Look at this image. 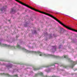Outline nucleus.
Masks as SVG:
<instances>
[{"instance_id":"1","label":"nucleus","mask_w":77,"mask_h":77,"mask_svg":"<svg viewBox=\"0 0 77 77\" xmlns=\"http://www.w3.org/2000/svg\"><path fill=\"white\" fill-rule=\"evenodd\" d=\"M68 60H69V62H72V66H71V68H73V66H74L75 65H76L77 63L76 62H73L72 60H71V59L69 58L68 59Z\"/></svg>"},{"instance_id":"2","label":"nucleus","mask_w":77,"mask_h":77,"mask_svg":"<svg viewBox=\"0 0 77 77\" xmlns=\"http://www.w3.org/2000/svg\"><path fill=\"white\" fill-rule=\"evenodd\" d=\"M0 45L2 47H8V45L5 44H3L1 42H0Z\"/></svg>"},{"instance_id":"3","label":"nucleus","mask_w":77,"mask_h":77,"mask_svg":"<svg viewBox=\"0 0 77 77\" xmlns=\"http://www.w3.org/2000/svg\"><path fill=\"white\" fill-rule=\"evenodd\" d=\"M11 13V14H14L15 12V10L13 8H12L10 11Z\"/></svg>"},{"instance_id":"4","label":"nucleus","mask_w":77,"mask_h":77,"mask_svg":"<svg viewBox=\"0 0 77 77\" xmlns=\"http://www.w3.org/2000/svg\"><path fill=\"white\" fill-rule=\"evenodd\" d=\"M7 67L9 68H11L12 67V65L11 64H10L8 66H7Z\"/></svg>"},{"instance_id":"5","label":"nucleus","mask_w":77,"mask_h":77,"mask_svg":"<svg viewBox=\"0 0 77 77\" xmlns=\"http://www.w3.org/2000/svg\"><path fill=\"white\" fill-rule=\"evenodd\" d=\"M49 55L50 56H53L54 57H56V58H57V57H59V56L54 55H53L49 54Z\"/></svg>"},{"instance_id":"6","label":"nucleus","mask_w":77,"mask_h":77,"mask_svg":"<svg viewBox=\"0 0 77 77\" xmlns=\"http://www.w3.org/2000/svg\"><path fill=\"white\" fill-rule=\"evenodd\" d=\"M37 53H38V54H40L39 55V56H41L42 55V53H41V52H40L37 51Z\"/></svg>"},{"instance_id":"7","label":"nucleus","mask_w":77,"mask_h":77,"mask_svg":"<svg viewBox=\"0 0 77 77\" xmlns=\"http://www.w3.org/2000/svg\"><path fill=\"white\" fill-rule=\"evenodd\" d=\"M5 9L6 8H3L1 9V11H5Z\"/></svg>"},{"instance_id":"8","label":"nucleus","mask_w":77,"mask_h":77,"mask_svg":"<svg viewBox=\"0 0 77 77\" xmlns=\"http://www.w3.org/2000/svg\"><path fill=\"white\" fill-rule=\"evenodd\" d=\"M40 68H35L34 69V70L35 71H36V70H38L39 69H40Z\"/></svg>"},{"instance_id":"9","label":"nucleus","mask_w":77,"mask_h":77,"mask_svg":"<svg viewBox=\"0 0 77 77\" xmlns=\"http://www.w3.org/2000/svg\"><path fill=\"white\" fill-rule=\"evenodd\" d=\"M60 29L61 30H64L65 29L62 27H60Z\"/></svg>"},{"instance_id":"10","label":"nucleus","mask_w":77,"mask_h":77,"mask_svg":"<svg viewBox=\"0 0 77 77\" xmlns=\"http://www.w3.org/2000/svg\"><path fill=\"white\" fill-rule=\"evenodd\" d=\"M40 75H41L42 76H43V73H39Z\"/></svg>"},{"instance_id":"11","label":"nucleus","mask_w":77,"mask_h":77,"mask_svg":"<svg viewBox=\"0 0 77 77\" xmlns=\"http://www.w3.org/2000/svg\"><path fill=\"white\" fill-rule=\"evenodd\" d=\"M17 48H21V47H20V45H17Z\"/></svg>"},{"instance_id":"12","label":"nucleus","mask_w":77,"mask_h":77,"mask_svg":"<svg viewBox=\"0 0 77 77\" xmlns=\"http://www.w3.org/2000/svg\"><path fill=\"white\" fill-rule=\"evenodd\" d=\"M64 58H67V57H68L64 55Z\"/></svg>"},{"instance_id":"13","label":"nucleus","mask_w":77,"mask_h":77,"mask_svg":"<svg viewBox=\"0 0 77 77\" xmlns=\"http://www.w3.org/2000/svg\"><path fill=\"white\" fill-rule=\"evenodd\" d=\"M56 48V46H53V48Z\"/></svg>"},{"instance_id":"14","label":"nucleus","mask_w":77,"mask_h":77,"mask_svg":"<svg viewBox=\"0 0 77 77\" xmlns=\"http://www.w3.org/2000/svg\"><path fill=\"white\" fill-rule=\"evenodd\" d=\"M64 68H67V66H64Z\"/></svg>"},{"instance_id":"15","label":"nucleus","mask_w":77,"mask_h":77,"mask_svg":"<svg viewBox=\"0 0 77 77\" xmlns=\"http://www.w3.org/2000/svg\"><path fill=\"white\" fill-rule=\"evenodd\" d=\"M64 15H65V16H67L68 17H70V16H69L68 15H66V14H64Z\"/></svg>"},{"instance_id":"16","label":"nucleus","mask_w":77,"mask_h":77,"mask_svg":"<svg viewBox=\"0 0 77 77\" xmlns=\"http://www.w3.org/2000/svg\"><path fill=\"white\" fill-rule=\"evenodd\" d=\"M7 75H8V77H10V75H9L8 74H7Z\"/></svg>"},{"instance_id":"17","label":"nucleus","mask_w":77,"mask_h":77,"mask_svg":"<svg viewBox=\"0 0 77 77\" xmlns=\"http://www.w3.org/2000/svg\"><path fill=\"white\" fill-rule=\"evenodd\" d=\"M35 76H37L38 75V74H35Z\"/></svg>"},{"instance_id":"18","label":"nucleus","mask_w":77,"mask_h":77,"mask_svg":"<svg viewBox=\"0 0 77 77\" xmlns=\"http://www.w3.org/2000/svg\"><path fill=\"white\" fill-rule=\"evenodd\" d=\"M72 19H73V20H75L74 19V18L72 17Z\"/></svg>"},{"instance_id":"19","label":"nucleus","mask_w":77,"mask_h":77,"mask_svg":"<svg viewBox=\"0 0 77 77\" xmlns=\"http://www.w3.org/2000/svg\"><path fill=\"white\" fill-rule=\"evenodd\" d=\"M52 77H55V76H53Z\"/></svg>"},{"instance_id":"20","label":"nucleus","mask_w":77,"mask_h":77,"mask_svg":"<svg viewBox=\"0 0 77 77\" xmlns=\"http://www.w3.org/2000/svg\"><path fill=\"white\" fill-rule=\"evenodd\" d=\"M35 33H36V31H35Z\"/></svg>"},{"instance_id":"21","label":"nucleus","mask_w":77,"mask_h":77,"mask_svg":"<svg viewBox=\"0 0 77 77\" xmlns=\"http://www.w3.org/2000/svg\"><path fill=\"white\" fill-rule=\"evenodd\" d=\"M13 48H15V46H13Z\"/></svg>"}]
</instances>
